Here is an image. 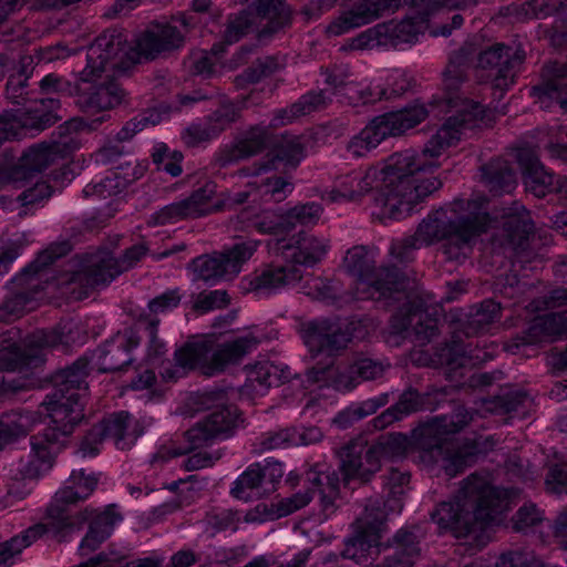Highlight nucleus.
Wrapping results in <instances>:
<instances>
[{"mask_svg": "<svg viewBox=\"0 0 567 567\" xmlns=\"http://www.w3.org/2000/svg\"><path fill=\"white\" fill-rule=\"evenodd\" d=\"M452 138L443 128L431 142L425 143L421 153L404 150L390 155L382 166L338 176L332 187L323 190L320 197L327 203L360 202L371 193L384 216L404 218L419 203L441 188L439 178H423L421 174L440 166L436 158Z\"/></svg>", "mask_w": 567, "mask_h": 567, "instance_id": "f257e3e1", "label": "nucleus"}, {"mask_svg": "<svg viewBox=\"0 0 567 567\" xmlns=\"http://www.w3.org/2000/svg\"><path fill=\"white\" fill-rule=\"evenodd\" d=\"M126 38L116 30L100 34L86 50L85 66L74 82L76 104L85 113H106L123 104L126 92L117 74L128 66Z\"/></svg>", "mask_w": 567, "mask_h": 567, "instance_id": "f03ea898", "label": "nucleus"}, {"mask_svg": "<svg viewBox=\"0 0 567 567\" xmlns=\"http://www.w3.org/2000/svg\"><path fill=\"white\" fill-rule=\"evenodd\" d=\"M485 204L483 197L457 198L430 213L415 230L419 244L443 241L442 252L449 260L464 261L475 239L492 226Z\"/></svg>", "mask_w": 567, "mask_h": 567, "instance_id": "7ed1b4c3", "label": "nucleus"}, {"mask_svg": "<svg viewBox=\"0 0 567 567\" xmlns=\"http://www.w3.org/2000/svg\"><path fill=\"white\" fill-rule=\"evenodd\" d=\"M506 507L505 491L472 474L462 482L453 501L440 503L431 516L441 529L466 537L498 523Z\"/></svg>", "mask_w": 567, "mask_h": 567, "instance_id": "20e7f679", "label": "nucleus"}, {"mask_svg": "<svg viewBox=\"0 0 567 567\" xmlns=\"http://www.w3.org/2000/svg\"><path fill=\"white\" fill-rule=\"evenodd\" d=\"M50 424L30 439V453L20 460L19 471L27 478H39L54 465L56 455L65 447L74 427L84 417V400L79 394L51 392L42 402Z\"/></svg>", "mask_w": 567, "mask_h": 567, "instance_id": "39448f33", "label": "nucleus"}, {"mask_svg": "<svg viewBox=\"0 0 567 567\" xmlns=\"http://www.w3.org/2000/svg\"><path fill=\"white\" fill-rule=\"evenodd\" d=\"M474 414L464 406H457L450 415L437 416L421 427L419 444L423 461L437 464L450 477L463 472L477 453L494 445L493 437L474 444H460L453 435L473 420Z\"/></svg>", "mask_w": 567, "mask_h": 567, "instance_id": "423d86ee", "label": "nucleus"}, {"mask_svg": "<svg viewBox=\"0 0 567 567\" xmlns=\"http://www.w3.org/2000/svg\"><path fill=\"white\" fill-rule=\"evenodd\" d=\"M470 51L460 49L453 55L443 72L444 100L455 114L450 116L427 142H431L443 128L447 135L453 137L449 145L441 152L440 156L450 147L456 145L465 131L473 128L485 117V107L466 96L464 84L467 81L466 70L468 65Z\"/></svg>", "mask_w": 567, "mask_h": 567, "instance_id": "0eeeda50", "label": "nucleus"}, {"mask_svg": "<svg viewBox=\"0 0 567 567\" xmlns=\"http://www.w3.org/2000/svg\"><path fill=\"white\" fill-rule=\"evenodd\" d=\"M200 403L207 409L214 408L215 410L185 433L189 444L188 449L162 446L153 456L152 462L183 455L190 450L202 449L216 440H223L230 435L238 421V410L234 405L226 404L225 391L204 392L200 394Z\"/></svg>", "mask_w": 567, "mask_h": 567, "instance_id": "6e6552de", "label": "nucleus"}, {"mask_svg": "<svg viewBox=\"0 0 567 567\" xmlns=\"http://www.w3.org/2000/svg\"><path fill=\"white\" fill-rule=\"evenodd\" d=\"M257 344V338L247 334L214 350L210 338L197 337L175 350L174 361L179 362L188 372L199 369L203 374L212 377L224 371L227 365L239 362Z\"/></svg>", "mask_w": 567, "mask_h": 567, "instance_id": "1a4fd4ad", "label": "nucleus"}, {"mask_svg": "<svg viewBox=\"0 0 567 567\" xmlns=\"http://www.w3.org/2000/svg\"><path fill=\"white\" fill-rule=\"evenodd\" d=\"M377 250L367 246H354L347 251L344 268L357 277L358 299L390 298L405 289L406 280L394 268H375Z\"/></svg>", "mask_w": 567, "mask_h": 567, "instance_id": "9d476101", "label": "nucleus"}, {"mask_svg": "<svg viewBox=\"0 0 567 567\" xmlns=\"http://www.w3.org/2000/svg\"><path fill=\"white\" fill-rule=\"evenodd\" d=\"M430 112L431 110L424 103L415 102L399 111L375 116L349 141L347 150L354 157H363L385 138L402 135L417 126L430 115Z\"/></svg>", "mask_w": 567, "mask_h": 567, "instance_id": "9b49d317", "label": "nucleus"}, {"mask_svg": "<svg viewBox=\"0 0 567 567\" xmlns=\"http://www.w3.org/2000/svg\"><path fill=\"white\" fill-rule=\"evenodd\" d=\"M68 243H62L42 251L13 280L16 291L0 305V321H11L34 308L35 295L42 290L40 271L69 251Z\"/></svg>", "mask_w": 567, "mask_h": 567, "instance_id": "f8f14e48", "label": "nucleus"}, {"mask_svg": "<svg viewBox=\"0 0 567 567\" xmlns=\"http://www.w3.org/2000/svg\"><path fill=\"white\" fill-rule=\"evenodd\" d=\"M96 485L97 477L94 475H85L83 471L72 472L65 485L54 494L47 508L49 524L56 533L75 527L80 528L92 517L94 512L89 508L75 515H69L68 506L86 499Z\"/></svg>", "mask_w": 567, "mask_h": 567, "instance_id": "ddd939ff", "label": "nucleus"}, {"mask_svg": "<svg viewBox=\"0 0 567 567\" xmlns=\"http://www.w3.org/2000/svg\"><path fill=\"white\" fill-rule=\"evenodd\" d=\"M384 525L385 513L380 509V502L378 499L370 501L353 523V536L346 540L342 556L362 563L378 555Z\"/></svg>", "mask_w": 567, "mask_h": 567, "instance_id": "4468645a", "label": "nucleus"}, {"mask_svg": "<svg viewBox=\"0 0 567 567\" xmlns=\"http://www.w3.org/2000/svg\"><path fill=\"white\" fill-rule=\"evenodd\" d=\"M193 25V18L186 14L173 17L171 21L150 25L135 41L140 58L155 59L184 45L185 37Z\"/></svg>", "mask_w": 567, "mask_h": 567, "instance_id": "2eb2a0df", "label": "nucleus"}, {"mask_svg": "<svg viewBox=\"0 0 567 567\" xmlns=\"http://www.w3.org/2000/svg\"><path fill=\"white\" fill-rule=\"evenodd\" d=\"M307 481L311 484V487L282 498L276 504V517L288 516L307 506L313 498L315 491L320 495L319 501L323 514L329 516L334 512V503L339 496L340 484L336 472L320 473L316 470H311L307 473Z\"/></svg>", "mask_w": 567, "mask_h": 567, "instance_id": "dca6fc26", "label": "nucleus"}, {"mask_svg": "<svg viewBox=\"0 0 567 567\" xmlns=\"http://www.w3.org/2000/svg\"><path fill=\"white\" fill-rule=\"evenodd\" d=\"M525 60V51L519 44H493L481 51L477 56V68L486 71V79L494 89L501 92L513 83L518 66Z\"/></svg>", "mask_w": 567, "mask_h": 567, "instance_id": "f3484780", "label": "nucleus"}, {"mask_svg": "<svg viewBox=\"0 0 567 567\" xmlns=\"http://www.w3.org/2000/svg\"><path fill=\"white\" fill-rule=\"evenodd\" d=\"M391 330L403 339L425 344L437 333V318L420 299H410L392 317Z\"/></svg>", "mask_w": 567, "mask_h": 567, "instance_id": "a211bd4d", "label": "nucleus"}, {"mask_svg": "<svg viewBox=\"0 0 567 567\" xmlns=\"http://www.w3.org/2000/svg\"><path fill=\"white\" fill-rule=\"evenodd\" d=\"M85 333L76 322L69 321L59 324L51 330H37L23 340L22 354L25 358V367H38L43 362L42 351L60 344L70 347L83 343Z\"/></svg>", "mask_w": 567, "mask_h": 567, "instance_id": "6ab92c4d", "label": "nucleus"}, {"mask_svg": "<svg viewBox=\"0 0 567 567\" xmlns=\"http://www.w3.org/2000/svg\"><path fill=\"white\" fill-rule=\"evenodd\" d=\"M80 145L78 135L61 132L58 140L33 145L23 153L17 165L19 174L25 177L32 173H40L52 165L58 158H62L78 150Z\"/></svg>", "mask_w": 567, "mask_h": 567, "instance_id": "aec40b11", "label": "nucleus"}, {"mask_svg": "<svg viewBox=\"0 0 567 567\" xmlns=\"http://www.w3.org/2000/svg\"><path fill=\"white\" fill-rule=\"evenodd\" d=\"M301 337L312 357L327 353L332 357L347 348L351 340L348 328L328 319L312 320L302 326Z\"/></svg>", "mask_w": 567, "mask_h": 567, "instance_id": "412c9836", "label": "nucleus"}, {"mask_svg": "<svg viewBox=\"0 0 567 567\" xmlns=\"http://www.w3.org/2000/svg\"><path fill=\"white\" fill-rule=\"evenodd\" d=\"M276 249L284 259L297 267H313L321 262L330 249V240L323 236L300 231L289 239L276 241Z\"/></svg>", "mask_w": 567, "mask_h": 567, "instance_id": "4be33fe9", "label": "nucleus"}, {"mask_svg": "<svg viewBox=\"0 0 567 567\" xmlns=\"http://www.w3.org/2000/svg\"><path fill=\"white\" fill-rule=\"evenodd\" d=\"M113 257L109 250H99L96 252L86 255L81 264V269L73 271L71 276L61 281L65 285V293L70 295L73 299L81 300L89 296V290L100 286H106L117 276L109 277L110 271L106 262H97V259L104 257Z\"/></svg>", "mask_w": 567, "mask_h": 567, "instance_id": "5701e85b", "label": "nucleus"}, {"mask_svg": "<svg viewBox=\"0 0 567 567\" xmlns=\"http://www.w3.org/2000/svg\"><path fill=\"white\" fill-rule=\"evenodd\" d=\"M140 343L133 329L117 332L90 357L91 369L99 372H114L132 362L131 350Z\"/></svg>", "mask_w": 567, "mask_h": 567, "instance_id": "b1692460", "label": "nucleus"}, {"mask_svg": "<svg viewBox=\"0 0 567 567\" xmlns=\"http://www.w3.org/2000/svg\"><path fill=\"white\" fill-rule=\"evenodd\" d=\"M561 333H567V311L546 313L535 318L525 332L506 341L504 350L516 354L524 347L539 344Z\"/></svg>", "mask_w": 567, "mask_h": 567, "instance_id": "393cba45", "label": "nucleus"}, {"mask_svg": "<svg viewBox=\"0 0 567 567\" xmlns=\"http://www.w3.org/2000/svg\"><path fill=\"white\" fill-rule=\"evenodd\" d=\"M367 443L363 439L351 440L338 452L340 458V468L344 480L357 478L367 482L379 470L380 464L371 453V449L365 450Z\"/></svg>", "mask_w": 567, "mask_h": 567, "instance_id": "a878e982", "label": "nucleus"}, {"mask_svg": "<svg viewBox=\"0 0 567 567\" xmlns=\"http://www.w3.org/2000/svg\"><path fill=\"white\" fill-rule=\"evenodd\" d=\"M303 278V271L297 265L286 261L284 265H268L247 279V291L270 295L277 290L295 286Z\"/></svg>", "mask_w": 567, "mask_h": 567, "instance_id": "bb28decb", "label": "nucleus"}, {"mask_svg": "<svg viewBox=\"0 0 567 567\" xmlns=\"http://www.w3.org/2000/svg\"><path fill=\"white\" fill-rule=\"evenodd\" d=\"M542 109H549L557 103L567 111V65L549 63L543 71L542 84L532 89Z\"/></svg>", "mask_w": 567, "mask_h": 567, "instance_id": "cd10ccee", "label": "nucleus"}, {"mask_svg": "<svg viewBox=\"0 0 567 567\" xmlns=\"http://www.w3.org/2000/svg\"><path fill=\"white\" fill-rule=\"evenodd\" d=\"M270 138L269 130L266 126H251L240 134L231 145L225 146L219 155L218 162L226 166L262 152Z\"/></svg>", "mask_w": 567, "mask_h": 567, "instance_id": "c85d7f7f", "label": "nucleus"}, {"mask_svg": "<svg viewBox=\"0 0 567 567\" xmlns=\"http://www.w3.org/2000/svg\"><path fill=\"white\" fill-rule=\"evenodd\" d=\"M97 426L104 429V440L111 439L123 451L130 450L144 430L138 420L124 411L110 415L97 423Z\"/></svg>", "mask_w": 567, "mask_h": 567, "instance_id": "c756f323", "label": "nucleus"}, {"mask_svg": "<svg viewBox=\"0 0 567 567\" xmlns=\"http://www.w3.org/2000/svg\"><path fill=\"white\" fill-rule=\"evenodd\" d=\"M517 162L527 190L536 197H544L554 189V175L545 169L533 150L520 148L517 152Z\"/></svg>", "mask_w": 567, "mask_h": 567, "instance_id": "7c9ffc66", "label": "nucleus"}, {"mask_svg": "<svg viewBox=\"0 0 567 567\" xmlns=\"http://www.w3.org/2000/svg\"><path fill=\"white\" fill-rule=\"evenodd\" d=\"M330 103L331 95L328 94V90L309 91L301 95L290 106L277 110L270 121V126L279 127L288 125L302 116H307L326 109Z\"/></svg>", "mask_w": 567, "mask_h": 567, "instance_id": "2f4dec72", "label": "nucleus"}, {"mask_svg": "<svg viewBox=\"0 0 567 567\" xmlns=\"http://www.w3.org/2000/svg\"><path fill=\"white\" fill-rule=\"evenodd\" d=\"M254 18L259 25V39H268L291 22L285 0H256Z\"/></svg>", "mask_w": 567, "mask_h": 567, "instance_id": "473e14b6", "label": "nucleus"}, {"mask_svg": "<svg viewBox=\"0 0 567 567\" xmlns=\"http://www.w3.org/2000/svg\"><path fill=\"white\" fill-rule=\"evenodd\" d=\"M230 224L234 230L238 231L255 229L264 235L288 234L285 212L264 210L252 217L248 212H241L235 219L230 220Z\"/></svg>", "mask_w": 567, "mask_h": 567, "instance_id": "72a5a7b5", "label": "nucleus"}, {"mask_svg": "<svg viewBox=\"0 0 567 567\" xmlns=\"http://www.w3.org/2000/svg\"><path fill=\"white\" fill-rule=\"evenodd\" d=\"M91 362L86 357L78 359L71 367L59 371L53 379L54 389L52 392H60L64 395L79 394L85 400L87 383L85 381Z\"/></svg>", "mask_w": 567, "mask_h": 567, "instance_id": "f704fd0d", "label": "nucleus"}, {"mask_svg": "<svg viewBox=\"0 0 567 567\" xmlns=\"http://www.w3.org/2000/svg\"><path fill=\"white\" fill-rule=\"evenodd\" d=\"M122 517L115 511V506H109L103 513L89 519L91 520L89 532L82 539L79 550L82 556H86L100 547V545L111 535L115 523Z\"/></svg>", "mask_w": 567, "mask_h": 567, "instance_id": "c9c22d12", "label": "nucleus"}, {"mask_svg": "<svg viewBox=\"0 0 567 567\" xmlns=\"http://www.w3.org/2000/svg\"><path fill=\"white\" fill-rule=\"evenodd\" d=\"M307 379L309 382H321L323 385L333 386L339 391L352 390L358 384V378L355 373L350 372V365L334 367L332 360L323 365L318 364L309 369Z\"/></svg>", "mask_w": 567, "mask_h": 567, "instance_id": "e433bc0d", "label": "nucleus"}, {"mask_svg": "<svg viewBox=\"0 0 567 567\" xmlns=\"http://www.w3.org/2000/svg\"><path fill=\"white\" fill-rule=\"evenodd\" d=\"M393 553L384 557L382 566L411 567L420 556L417 536L406 529H400L393 537Z\"/></svg>", "mask_w": 567, "mask_h": 567, "instance_id": "4c0bfd02", "label": "nucleus"}, {"mask_svg": "<svg viewBox=\"0 0 567 567\" xmlns=\"http://www.w3.org/2000/svg\"><path fill=\"white\" fill-rule=\"evenodd\" d=\"M501 217L504 219L503 228L509 241L517 247H523L534 229L529 213L520 204L513 203L511 207L503 208Z\"/></svg>", "mask_w": 567, "mask_h": 567, "instance_id": "58836bf2", "label": "nucleus"}, {"mask_svg": "<svg viewBox=\"0 0 567 567\" xmlns=\"http://www.w3.org/2000/svg\"><path fill=\"white\" fill-rule=\"evenodd\" d=\"M567 12V0H530L519 4H511L505 8V16L515 21L526 19H540L547 16Z\"/></svg>", "mask_w": 567, "mask_h": 567, "instance_id": "ea45409f", "label": "nucleus"}, {"mask_svg": "<svg viewBox=\"0 0 567 567\" xmlns=\"http://www.w3.org/2000/svg\"><path fill=\"white\" fill-rule=\"evenodd\" d=\"M492 353L478 348L471 349L467 352L463 344L453 342L439 350L437 362L453 371L468 364L485 362L492 359Z\"/></svg>", "mask_w": 567, "mask_h": 567, "instance_id": "a19ab883", "label": "nucleus"}, {"mask_svg": "<svg viewBox=\"0 0 567 567\" xmlns=\"http://www.w3.org/2000/svg\"><path fill=\"white\" fill-rule=\"evenodd\" d=\"M230 493L237 499L247 502L271 493V487L262 485L261 466L252 464L234 482Z\"/></svg>", "mask_w": 567, "mask_h": 567, "instance_id": "79ce46f5", "label": "nucleus"}, {"mask_svg": "<svg viewBox=\"0 0 567 567\" xmlns=\"http://www.w3.org/2000/svg\"><path fill=\"white\" fill-rule=\"evenodd\" d=\"M530 400L528 395L518 390H511L502 395L494 396L492 399H485L482 401V413L492 414H513V413H525V409L529 405Z\"/></svg>", "mask_w": 567, "mask_h": 567, "instance_id": "37998d69", "label": "nucleus"}, {"mask_svg": "<svg viewBox=\"0 0 567 567\" xmlns=\"http://www.w3.org/2000/svg\"><path fill=\"white\" fill-rule=\"evenodd\" d=\"M381 35L386 41V45L398 47L400 44H411L417 40L421 33L422 22L416 19H404L402 21H389L379 24Z\"/></svg>", "mask_w": 567, "mask_h": 567, "instance_id": "c03bdc74", "label": "nucleus"}, {"mask_svg": "<svg viewBox=\"0 0 567 567\" xmlns=\"http://www.w3.org/2000/svg\"><path fill=\"white\" fill-rule=\"evenodd\" d=\"M195 278L205 282H215L224 278H233L223 252L212 256H199L189 265Z\"/></svg>", "mask_w": 567, "mask_h": 567, "instance_id": "a18cd8bd", "label": "nucleus"}, {"mask_svg": "<svg viewBox=\"0 0 567 567\" xmlns=\"http://www.w3.org/2000/svg\"><path fill=\"white\" fill-rule=\"evenodd\" d=\"M248 187L255 190L256 195L252 203L256 202H282L292 190L291 182L280 177H266L248 183Z\"/></svg>", "mask_w": 567, "mask_h": 567, "instance_id": "49530a36", "label": "nucleus"}, {"mask_svg": "<svg viewBox=\"0 0 567 567\" xmlns=\"http://www.w3.org/2000/svg\"><path fill=\"white\" fill-rule=\"evenodd\" d=\"M45 532V525L37 524L10 540L0 543V567H8L16 555L20 554L22 549L30 546Z\"/></svg>", "mask_w": 567, "mask_h": 567, "instance_id": "de8ad7c7", "label": "nucleus"}, {"mask_svg": "<svg viewBox=\"0 0 567 567\" xmlns=\"http://www.w3.org/2000/svg\"><path fill=\"white\" fill-rule=\"evenodd\" d=\"M282 66L284 61L278 56L268 55L259 58L251 66L235 78V84L237 87H244L247 84L256 83L262 78L279 71Z\"/></svg>", "mask_w": 567, "mask_h": 567, "instance_id": "09e8293b", "label": "nucleus"}, {"mask_svg": "<svg viewBox=\"0 0 567 567\" xmlns=\"http://www.w3.org/2000/svg\"><path fill=\"white\" fill-rule=\"evenodd\" d=\"M409 441L401 433H390L380 436L379 440L370 446L375 461L381 465L382 460H392L405 454Z\"/></svg>", "mask_w": 567, "mask_h": 567, "instance_id": "8fccbe9b", "label": "nucleus"}, {"mask_svg": "<svg viewBox=\"0 0 567 567\" xmlns=\"http://www.w3.org/2000/svg\"><path fill=\"white\" fill-rule=\"evenodd\" d=\"M60 109V101L55 97L29 99L24 113L30 115L34 124L47 126L54 123L60 116L56 111Z\"/></svg>", "mask_w": 567, "mask_h": 567, "instance_id": "3c124183", "label": "nucleus"}, {"mask_svg": "<svg viewBox=\"0 0 567 567\" xmlns=\"http://www.w3.org/2000/svg\"><path fill=\"white\" fill-rule=\"evenodd\" d=\"M254 28L259 32V25L256 18H254L252 10H243L237 14L229 16L223 33V39L227 44H233L238 42Z\"/></svg>", "mask_w": 567, "mask_h": 567, "instance_id": "603ef678", "label": "nucleus"}, {"mask_svg": "<svg viewBox=\"0 0 567 567\" xmlns=\"http://www.w3.org/2000/svg\"><path fill=\"white\" fill-rule=\"evenodd\" d=\"M125 555L114 550L103 551L78 567H157L158 563L153 558H144L123 565Z\"/></svg>", "mask_w": 567, "mask_h": 567, "instance_id": "864d4df0", "label": "nucleus"}, {"mask_svg": "<svg viewBox=\"0 0 567 567\" xmlns=\"http://www.w3.org/2000/svg\"><path fill=\"white\" fill-rule=\"evenodd\" d=\"M301 291L312 299L334 302L339 298L340 288L333 281L310 275L302 284Z\"/></svg>", "mask_w": 567, "mask_h": 567, "instance_id": "5fc2aeb1", "label": "nucleus"}, {"mask_svg": "<svg viewBox=\"0 0 567 567\" xmlns=\"http://www.w3.org/2000/svg\"><path fill=\"white\" fill-rule=\"evenodd\" d=\"M148 248L144 244L134 245L131 248L126 249L121 259H116L113 257L105 256L104 259H97V262H106L109 267L107 278L113 276H118L122 272L128 270L134 265H136L142 257H144L147 252Z\"/></svg>", "mask_w": 567, "mask_h": 567, "instance_id": "6e6d98bb", "label": "nucleus"}, {"mask_svg": "<svg viewBox=\"0 0 567 567\" xmlns=\"http://www.w3.org/2000/svg\"><path fill=\"white\" fill-rule=\"evenodd\" d=\"M322 213V207L317 203L297 205L285 212L288 233L298 225L307 226L316 224Z\"/></svg>", "mask_w": 567, "mask_h": 567, "instance_id": "4d7b16f0", "label": "nucleus"}, {"mask_svg": "<svg viewBox=\"0 0 567 567\" xmlns=\"http://www.w3.org/2000/svg\"><path fill=\"white\" fill-rule=\"evenodd\" d=\"M215 193V184L206 183L203 187L196 189L189 197L183 199L184 204L188 207L190 218L204 216L214 210L210 200Z\"/></svg>", "mask_w": 567, "mask_h": 567, "instance_id": "13d9d810", "label": "nucleus"}, {"mask_svg": "<svg viewBox=\"0 0 567 567\" xmlns=\"http://www.w3.org/2000/svg\"><path fill=\"white\" fill-rule=\"evenodd\" d=\"M240 110L231 102H224L220 106L209 114L205 122L210 132L217 137L239 118Z\"/></svg>", "mask_w": 567, "mask_h": 567, "instance_id": "bf43d9fd", "label": "nucleus"}, {"mask_svg": "<svg viewBox=\"0 0 567 567\" xmlns=\"http://www.w3.org/2000/svg\"><path fill=\"white\" fill-rule=\"evenodd\" d=\"M501 305L494 300H484L475 307L468 318V326L474 331H483L491 323L499 319Z\"/></svg>", "mask_w": 567, "mask_h": 567, "instance_id": "052dcab7", "label": "nucleus"}, {"mask_svg": "<svg viewBox=\"0 0 567 567\" xmlns=\"http://www.w3.org/2000/svg\"><path fill=\"white\" fill-rule=\"evenodd\" d=\"M260 245L257 239H248L246 241L234 245L230 249L223 252L227 265L230 268V276H236L241 269V265L249 260Z\"/></svg>", "mask_w": 567, "mask_h": 567, "instance_id": "680f3d73", "label": "nucleus"}, {"mask_svg": "<svg viewBox=\"0 0 567 567\" xmlns=\"http://www.w3.org/2000/svg\"><path fill=\"white\" fill-rule=\"evenodd\" d=\"M186 218H190L188 207L186 204H184V200H179L172 203L158 212L152 214L148 219V224L154 226H162L177 223Z\"/></svg>", "mask_w": 567, "mask_h": 567, "instance_id": "e2e57ef3", "label": "nucleus"}, {"mask_svg": "<svg viewBox=\"0 0 567 567\" xmlns=\"http://www.w3.org/2000/svg\"><path fill=\"white\" fill-rule=\"evenodd\" d=\"M140 323L143 324L147 333V355L150 358H159L165 354L166 344L158 338L157 334L159 319L156 317H151L150 315H142L140 318Z\"/></svg>", "mask_w": 567, "mask_h": 567, "instance_id": "0e129e2a", "label": "nucleus"}, {"mask_svg": "<svg viewBox=\"0 0 567 567\" xmlns=\"http://www.w3.org/2000/svg\"><path fill=\"white\" fill-rule=\"evenodd\" d=\"M230 298L225 290L204 291L196 296L193 309L199 313L225 308L229 305Z\"/></svg>", "mask_w": 567, "mask_h": 567, "instance_id": "69168bd1", "label": "nucleus"}, {"mask_svg": "<svg viewBox=\"0 0 567 567\" xmlns=\"http://www.w3.org/2000/svg\"><path fill=\"white\" fill-rule=\"evenodd\" d=\"M295 427L269 431L260 437V451L287 449L296 445Z\"/></svg>", "mask_w": 567, "mask_h": 567, "instance_id": "338daca9", "label": "nucleus"}, {"mask_svg": "<svg viewBox=\"0 0 567 567\" xmlns=\"http://www.w3.org/2000/svg\"><path fill=\"white\" fill-rule=\"evenodd\" d=\"M126 181L117 175L107 176L100 183L87 185L83 189L85 197L96 196L99 198H107L122 192Z\"/></svg>", "mask_w": 567, "mask_h": 567, "instance_id": "774afa93", "label": "nucleus"}]
</instances>
